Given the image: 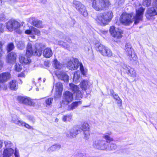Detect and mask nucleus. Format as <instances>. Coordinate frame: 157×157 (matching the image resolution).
<instances>
[{"label":"nucleus","mask_w":157,"mask_h":157,"mask_svg":"<svg viewBox=\"0 0 157 157\" xmlns=\"http://www.w3.org/2000/svg\"><path fill=\"white\" fill-rule=\"evenodd\" d=\"M44 47V45L41 43H36L33 46L31 42H29L26 48V55L39 56L42 53V48Z\"/></svg>","instance_id":"obj_1"},{"label":"nucleus","mask_w":157,"mask_h":157,"mask_svg":"<svg viewBox=\"0 0 157 157\" xmlns=\"http://www.w3.org/2000/svg\"><path fill=\"white\" fill-rule=\"evenodd\" d=\"M113 15L112 11H109L98 14L94 19L98 24L101 25H105L111 21Z\"/></svg>","instance_id":"obj_2"},{"label":"nucleus","mask_w":157,"mask_h":157,"mask_svg":"<svg viewBox=\"0 0 157 157\" xmlns=\"http://www.w3.org/2000/svg\"><path fill=\"white\" fill-rule=\"evenodd\" d=\"M110 4L109 1L105 0H94L92 7L96 11H101L104 10Z\"/></svg>","instance_id":"obj_3"},{"label":"nucleus","mask_w":157,"mask_h":157,"mask_svg":"<svg viewBox=\"0 0 157 157\" xmlns=\"http://www.w3.org/2000/svg\"><path fill=\"white\" fill-rule=\"evenodd\" d=\"M67 66L68 68L71 70L77 69L79 67L82 74L85 75L83 66L82 63L79 62L78 59L73 58V59L70 60L68 63Z\"/></svg>","instance_id":"obj_4"},{"label":"nucleus","mask_w":157,"mask_h":157,"mask_svg":"<svg viewBox=\"0 0 157 157\" xmlns=\"http://www.w3.org/2000/svg\"><path fill=\"white\" fill-rule=\"evenodd\" d=\"M95 48L96 50L104 56L110 57L113 55L112 52L109 48L100 43L96 44Z\"/></svg>","instance_id":"obj_5"},{"label":"nucleus","mask_w":157,"mask_h":157,"mask_svg":"<svg viewBox=\"0 0 157 157\" xmlns=\"http://www.w3.org/2000/svg\"><path fill=\"white\" fill-rule=\"evenodd\" d=\"M5 149L3 152V157H10L13 154L14 150L12 149L13 144L10 141H4Z\"/></svg>","instance_id":"obj_6"},{"label":"nucleus","mask_w":157,"mask_h":157,"mask_svg":"<svg viewBox=\"0 0 157 157\" xmlns=\"http://www.w3.org/2000/svg\"><path fill=\"white\" fill-rule=\"evenodd\" d=\"M93 146L95 148L101 150H105L107 148L108 144L103 140H97L94 142Z\"/></svg>","instance_id":"obj_7"},{"label":"nucleus","mask_w":157,"mask_h":157,"mask_svg":"<svg viewBox=\"0 0 157 157\" xmlns=\"http://www.w3.org/2000/svg\"><path fill=\"white\" fill-rule=\"evenodd\" d=\"M70 89L75 94L76 100H80L83 97V92L82 91L79 90V88L76 85L73 83L69 84Z\"/></svg>","instance_id":"obj_8"},{"label":"nucleus","mask_w":157,"mask_h":157,"mask_svg":"<svg viewBox=\"0 0 157 157\" xmlns=\"http://www.w3.org/2000/svg\"><path fill=\"white\" fill-rule=\"evenodd\" d=\"M63 100L61 102V105H68L73 100V94L67 91L65 92L63 94Z\"/></svg>","instance_id":"obj_9"},{"label":"nucleus","mask_w":157,"mask_h":157,"mask_svg":"<svg viewBox=\"0 0 157 157\" xmlns=\"http://www.w3.org/2000/svg\"><path fill=\"white\" fill-rule=\"evenodd\" d=\"M125 50L126 54L129 56L130 60H137V58L136 56L134 54H132L133 49L130 44L127 43L126 44Z\"/></svg>","instance_id":"obj_10"},{"label":"nucleus","mask_w":157,"mask_h":157,"mask_svg":"<svg viewBox=\"0 0 157 157\" xmlns=\"http://www.w3.org/2000/svg\"><path fill=\"white\" fill-rule=\"evenodd\" d=\"M6 27L10 31H12L19 28L20 24L19 23L14 20H11L6 23Z\"/></svg>","instance_id":"obj_11"},{"label":"nucleus","mask_w":157,"mask_h":157,"mask_svg":"<svg viewBox=\"0 0 157 157\" xmlns=\"http://www.w3.org/2000/svg\"><path fill=\"white\" fill-rule=\"evenodd\" d=\"M144 10L142 7H140L136 10V15L133 18L135 24H137L142 20Z\"/></svg>","instance_id":"obj_12"},{"label":"nucleus","mask_w":157,"mask_h":157,"mask_svg":"<svg viewBox=\"0 0 157 157\" xmlns=\"http://www.w3.org/2000/svg\"><path fill=\"white\" fill-rule=\"evenodd\" d=\"M121 66L128 75L133 77H136V73L133 68L123 63H121Z\"/></svg>","instance_id":"obj_13"},{"label":"nucleus","mask_w":157,"mask_h":157,"mask_svg":"<svg viewBox=\"0 0 157 157\" xmlns=\"http://www.w3.org/2000/svg\"><path fill=\"white\" fill-rule=\"evenodd\" d=\"M109 32L111 35L115 38L119 39L122 36V31L118 29H115L114 26L110 27Z\"/></svg>","instance_id":"obj_14"},{"label":"nucleus","mask_w":157,"mask_h":157,"mask_svg":"<svg viewBox=\"0 0 157 157\" xmlns=\"http://www.w3.org/2000/svg\"><path fill=\"white\" fill-rule=\"evenodd\" d=\"M80 132L78 128L76 126L73 127L67 132V136L70 138L75 137Z\"/></svg>","instance_id":"obj_15"},{"label":"nucleus","mask_w":157,"mask_h":157,"mask_svg":"<svg viewBox=\"0 0 157 157\" xmlns=\"http://www.w3.org/2000/svg\"><path fill=\"white\" fill-rule=\"evenodd\" d=\"M131 15L127 13H123L120 18V21L122 23L125 25H128L132 22L131 20Z\"/></svg>","instance_id":"obj_16"},{"label":"nucleus","mask_w":157,"mask_h":157,"mask_svg":"<svg viewBox=\"0 0 157 157\" xmlns=\"http://www.w3.org/2000/svg\"><path fill=\"white\" fill-rule=\"evenodd\" d=\"M157 15V7L156 6L149 8L147 11L146 14L147 19H150L151 17Z\"/></svg>","instance_id":"obj_17"},{"label":"nucleus","mask_w":157,"mask_h":157,"mask_svg":"<svg viewBox=\"0 0 157 157\" xmlns=\"http://www.w3.org/2000/svg\"><path fill=\"white\" fill-rule=\"evenodd\" d=\"M63 86L62 84L60 82H58L55 85V90L56 92L55 98L59 97L61 95L63 90Z\"/></svg>","instance_id":"obj_18"},{"label":"nucleus","mask_w":157,"mask_h":157,"mask_svg":"<svg viewBox=\"0 0 157 157\" xmlns=\"http://www.w3.org/2000/svg\"><path fill=\"white\" fill-rule=\"evenodd\" d=\"M11 75L9 72H3L0 74V83H3L10 78Z\"/></svg>","instance_id":"obj_19"},{"label":"nucleus","mask_w":157,"mask_h":157,"mask_svg":"<svg viewBox=\"0 0 157 157\" xmlns=\"http://www.w3.org/2000/svg\"><path fill=\"white\" fill-rule=\"evenodd\" d=\"M56 75L58 78L63 80L64 82H67L69 79V76L66 72L58 71L56 73Z\"/></svg>","instance_id":"obj_20"},{"label":"nucleus","mask_w":157,"mask_h":157,"mask_svg":"<svg viewBox=\"0 0 157 157\" xmlns=\"http://www.w3.org/2000/svg\"><path fill=\"white\" fill-rule=\"evenodd\" d=\"M17 100L19 102L22 103L25 105H33V103L30 99L28 98H25L22 96H18Z\"/></svg>","instance_id":"obj_21"},{"label":"nucleus","mask_w":157,"mask_h":157,"mask_svg":"<svg viewBox=\"0 0 157 157\" xmlns=\"http://www.w3.org/2000/svg\"><path fill=\"white\" fill-rule=\"evenodd\" d=\"M16 55L14 52H11L6 57V62L9 63H13L15 61Z\"/></svg>","instance_id":"obj_22"},{"label":"nucleus","mask_w":157,"mask_h":157,"mask_svg":"<svg viewBox=\"0 0 157 157\" xmlns=\"http://www.w3.org/2000/svg\"><path fill=\"white\" fill-rule=\"evenodd\" d=\"M30 56H26V54L25 56H20L19 59L20 63L22 64H25L30 63L31 62V60L30 59Z\"/></svg>","instance_id":"obj_23"},{"label":"nucleus","mask_w":157,"mask_h":157,"mask_svg":"<svg viewBox=\"0 0 157 157\" xmlns=\"http://www.w3.org/2000/svg\"><path fill=\"white\" fill-rule=\"evenodd\" d=\"M73 5L78 12L85 6L80 2L76 0L73 1Z\"/></svg>","instance_id":"obj_24"},{"label":"nucleus","mask_w":157,"mask_h":157,"mask_svg":"<svg viewBox=\"0 0 157 157\" xmlns=\"http://www.w3.org/2000/svg\"><path fill=\"white\" fill-rule=\"evenodd\" d=\"M31 19L32 20V24L33 25L38 28L43 27V25L41 21L37 19L34 17H32Z\"/></svg>","instance_id":"obj_25"},{"label":"nucleus","mask_w":157,"mask_h":157,"mask_svg":"<svg viewBox=\"0 0 157 157\" xmlns=\"http://www.w3.org/2000/svg\"><path fill=\"white\" fill-rule=\"evenodd\" d=\"M80 87L84 90H86L90 86L88 83V81L87 80H82L80 83Z\"/></svg>","instance_id":"obj_26"},{"label":"nucleus","mask_w":157,"mask_h":157,"mask_svg":"<svg viewBox=\"0 0 157 157\" xmlns=\"http://www.w3.org/2000/svg\"><path fill=\"white\" fill-rule=\"evenodd\" d=\"M81 103L82 101H81L73 102L71 105H68V110H72L75 109L79 105L81 104Z\"/></svg>","instance_id":"obj_27"},{"label":"nucleus","mask_w":157,"mask_h":157,"mask_svg":"<svg viewBox=\"0 0 157 157\" xmlns=\"http://www.w3.org/2000/svg\"><path fill=\"white\" fill-rule=\"evenodd\" d=\"M43 55L45 57H50L52 55V51L50 48H46L44 50Z\"/></svg>","instance_id":"obj_28"},{"label":"nucleus","mask_w":157,"mask_h":157,"mask_svg":"<svg viewBox=\"0 0 157 157\" xmlns=\"http://www.w3.org/2000/svg\"><path fill=\"white\" fill-rule=\"evenodd\" d=\"M61 146L60 144H55L49 148L48 149V151L49 152L55 151L61 148Z\"/></svg>","instance_id":"obj_29"},{"label":"nucleus","mask_w":157,"mask_h":157,"mask_svg":"<svg viewBox=\"0 0 157 157\" xmlns=\"http://www.w3.org/2000/svg\"><path fill=\"white\" fill-rule=\"evenodd\" d=\"M111 132H110L109 133H105L103 135V137L106 140V142L109 143L110 142H112L114 140L113 138L109 136V135H111Z\"/></svg>","instance_id":"obj_30"},{"label":"nucleus","mask_w":157,"mask_h":157,"mask_svg":"<svg viewBox=\"0 0 157 157\" xmlns=\"http://www.w3.org/2000/svg\"><path fill=\"white\" fill-rule=\"evenodd\" d=\"M10 88L11 90H16L17 89V84L16 80H13L10 83Z\"/></svg>","instance_id":"obj_31"},{"label":"nucleus","mask_w":157,"mask_h":157,"mask_svg":"<svg viewBox=\"0 0 157 157\" xmlns=\"http://www.w3.org/2000/svg\"><path fill=\"white\" fill-rule=\"evenodd\" d=\"M12 121L15 124L19 126L21 125L22 121L20 120L16 115H13L12 117Z\"/></svg>","instance_id":"obj_32"},{"label":"nucleus","mask_w":157,"mask_h":157,"mask_svg":"<svg viewBox=\"0 0 157 157\" xmlns=\"http://www.w3.org/2000/svg\"><path fill=\"white\" fill-rule=\"evenodd\" d=\"M78 13L85 17H86L88 16V13L85 6L82 8Z\"/></svg>","instance_id":"obj_33"},{"label":"nucleus","mask_w":157,"mask_h":157,"mask_svg":"<svg viewBox=\"0 0 157 157\" xmlns=\"http://www.w3.org/2000/svg\"><path fill=\"white\" fill-rule=\"evenodd\" d=\"M30 29L32 30V34H35L39 36L40 35V32L39 30L32 26H30Z\"/></svg>","instance_id":"obj_34"},{"label":"nucleus","mask_w":157,"mask_h":157,"mask_svg":"<svg viewBox=\"0 0 157 157\" xmlns=\"http://www.w3.org/2000/svg\"><path fill=\"white\" fill-rule=\"evenodd\" d=\"M53 64L54 67L57 69H60L62 67V65L56 59L53 61Z\"/></svg>","instance_id":"obj_35"},{"label":"nucleus","mask_w":157,"mask_h":157,"mask_svg":"<svg viewBox=\"0 0 157 157\" xmlns=\"http://www.w3.org/2000/svg\"><path fill=\"white\" fill-rule=\"evenodd\" d=\"M117 148V145L113 143H111L109 144V146L108 145L107 148L106 150H114Z\"/></svg>","instance_id":"obj_36"},{"label":"nucleus","mask_w":157,"mask_h":157,"mask_svg":"<svg viewBox=\"0 0 157 157\" xmlns=\"http://www.w3.org/2000/svg\"><path fill=\"white\" fill-rule=\"evenodd\" d=\"M80 78V74L78 72H76L74 73V77L73 78V81L75 83H77L79 81V79Z\"/></svg>","instance_id":"obj_37"},{"label":"nucleus","mask_w":157,"mask_h":157,"mask_svg":"<svg viewBox=\"0 0 157 157\" xmlns=\"http://www.w3.org/2000/svg\"><path fill=\"white\" fill-rule=\"evenodd\" d=\"M72 119V116L70 114L64 115L62 118V120L64 122L70 121Z\"/></svg>","instance_id":"obj_38"},{"label":"nucleus","mask_w":157,"mask_h":157,"mask_svg":"<svg viewBox=\"0 0 157 157\" xmlns=\"http://www.w3.org/2000/svg\"><path fill=\"white\" fill-rule=\"evenodd\" d=\"M17 46L20 49H22L25 48V43L24 41H20L17 43Z\"/></svg>","instance_id":"obj_39"},{"label":"nucleus","mask_w":157,"mask_h":157,"mask_svg":"<svg viewBox=\"0 0 157 157\" xmlns=\"http://www.w3.org/2000/svg\"><path fill=\"white\" fill-rule=\"evenodd\" d=\"M81 129L83 131L85 130H90L88 124L87 123H83L81 127Z\"/></svg>","instance_id":"obj_40"},{"label":"nucleus","mask_w":157,"mask_h":157,"mask_svg":"<svg viewBox=\"0 0 157 157\" xmlns=\"http://www.w3.org/2000/svg\"><path fill=\"white\" fill-rule=\"evenodd\" d=\"M53 101V98H50L46 99L45 100L46 105L47 107H50Z\"/></svg>","instance_id":"obj_41"},{"label":"nucleus","mask_w":157,"mask_h":157,"mask_svg":"<svg viewBox=\"0 0 157 157\" xmlns=\"http://www.w3.org/2000/svg\"><path fill=\"white\" fill-rule=\"evenodd\" d=\"M84 136L85 139H88L90 135V130H85L83 131Z\"/></svg>","instance_id":"obj_42"},{"label":"nucleus","mask_w":157,"mask_h":157,"mask_svg":"<svg viewBox=\"0 0 157 157\" xmlns=\"http://www.w3.org/2000/svg\"><path fill=\"white\" fill-rule=\"evenodd\" d=\"M55 43L64 48L67 47L66 43L62 41L59 40L58 42H56Z\"/></svg>","instance_id":"obj_43"},{"label":"nucleus","mask_w":157,"mask_h":157,"mask_svg":"<svg viewBox=\"0 0 157 157\" xmlns=\"http://www.w3.org/2000/svg\"><path fill=\"white\" fill-rule=\"evenodd\" d=\"M14 48V46L13 43L9 44L7 46V50L8 52H10Z\"/></svg>","instance_id":"obj_44"},{"label":"nucleus","mask_w":157,"mask_h":157,"mask_svg":"<svg viewBox=\"0 0 157 157\" xmlns=\"http://www.w3.org/2000/svg\"><path fill=\"white\" fill-rule=\"evenodd\" d=\"M113 96L114 99L117 101V103L121 104V100L119 97L118 95L117 94H115L113 95Z\"/></svg>","instance_id":"obj_45"},{"label":"nucleus","mask_w":157,"mask_h":157,"mask_svg":"<svg viewBox=\"0 0 157 157\" xmlns=\"http://www.w3.org/2000/svg\"><path fill=\"white\" fill-rule=\"evenodd\" d=\"M151 0H144L143 5L146 7L149 6L151 4Z\"/></svg>","instance_id":"obj_46"},{"label":"nucleus","mask_w":157,"mask_h":157,"mask_svg":"<svg viewBox=\"0 0 157 157\" xmlns=\"http://www.w3.org/2000/svg\"><path fill=\"white\" fill-rule=\"evenodd\" d=\"M20 126H24L28 129H30L32 128V127L29 125V124L26 123L25 122L22 121Z\"/></svg>","instance_id":"obj_47"},{"label":"nucleus","mask_w":157,"mask_h":157,"mask_svg":"<svg viewBox=\"0 0 157 157\" xmlns=\"http://www.w3.org/2000/svg\"><path fill=\"white\" fill-rule=\"evenodd\" d=\"M15 69L16 71H20L21 70L22 67L19 64L16 63L15 66Z\"/></svg>","instance_id":"obj_48"},{"label":"nucleus","mask_w":157,"mask_h":157,"mask_svg":"<svg viewBox=\"0 0 157 157\" xmlns=\"http://www.w3.org/2000/svg\"><path fill=\"white\" fill-rule=\"evenodd\" d=\"M25 33L26 34H32V30L30 29V27L29 28V29H27L25 31Z\"/></svg>","instance_id":"obj_49"},{"label":"nucleus","mask_w":157,"mask_h":157,"mask_svg":"<svg viewBox=\"0 0 157 157\" xmlns=\"http://www.w3.org/2000/svg\"><path fill=\"white\" fill-rule=\"evenodd\" d=\"M4 52L3 51L2 49V42L0 41V57H1L2 56V54Z\"/></svg>","instance_id":"obj_50"},{"label":"nucleus","mask_w":157,"mask_h":157,"mask_svg":"<svg viewBox=\"0 0 157 157\" xmlns=\"http://www.w3.org/2000/svg\"><path fill=\"white\" fill-rule=\"evenodd\" d=\"M4 26L2 24H0V34L3 33L4 31Z\"/></svg>","instance_id":"obj_51"},{"label":"nucleus","mask_w":157,"mask_h":157,"mask_svg":"<svg viewBox=\"0 0 157 157\" xmlns=\"http://www.w3.org/2000/svg\"><path fill=\"white\" fill-rule=\"evenodd\" d=\"M14 155L15 157H20L18 151L17 150L16 148L15 149Z\"/></svg>","instance_id":"obj_52"},{"label":"nucleus","mask_w":157,"mask_h":157,"mask_svg":"<svg viewBox=\"0 0 157 157\" xmlns=\"http://www.w3.org/2000/svg\"><path fill=\"white\" fill-rule=\"evenodd\" d=\"M5 18L4 17V15L2 14L0 15V20L1 21H3L5 20Z\"/></svg>","instance_id":"obj_53"},{"label":"nucleus","mask_w":157,"mask_h":157,"mask_svg":"<svg viewBox=\"0 0 157 157\" xmlns=\"http://www.w3.org/2000/svg\"><path fill=\"white\" fill-rule=\"evenodd\" d=\"M3 144V142L2 141L0 140V149L2 148V144ZM2 154V151H0V155Z\"/></svg>","instance_id":"obj_54"},{"label":"nucleus","mask_w":157,"mask_h":157,"mask_svg":"<svg viewBox=\"0 0 157 157\" xmlns=\"http://www.w3.org/2000/svg\"><path fill=\"white\" fill-rule=\"evenodd\" d=\"M62 38L63 39H65L68 42H70L71 41V40L67 37H66L65 38L64 37H63Z\"/></svg>","instance_id":"obj_55"},{"label":"nucleus","mask_w":157,"mask_h":157,"mask_svg":"<svg viewBox=\"0 0 157 157\" xmlns=\"http://www.w3.org/2000/svg\"><path fill=\"white\" fill-rule=\"evenodd\" d=\"M25 75L24 73H22L18 75V77H25Z\"/></svg>","instance_id":"obj_56"},{"label":"nucleus","mask_w":157,"mask_h":157,"mask_svg":"<svg viewBox=\"0 0 157 157\" xmlns=\"http://www.w3.org/2000/svg\"><path fill=\"white\" fill-rule=\"evenodd\" d=\"M40 0L41 2H43V3H45L46 2V1H47V0Z\"/></svg>","instance_id":"obj_57"},{"label":"nucleus","mask_w":157,"mask_h":157,"mask_svg":"<svg viewBox=\"0 0 157 157\" xmlns=\"http://www.w3.org/2000/svg\"><path fill=\"white\" fill-rule=\"evenodd\" d=\"M110 93L111 94H112V95H113V94L114 93V91L112 90H110Z\"/></svg>","instance_id":"obj_58"},{"label":"nucleus","mask_w":157,"mask_h":157,"mask_svg":"<svg viewBox=\"0 0 157 157\" xmlns=\"http://www.w3.org/2000/svg\"><path fill=\"white\" fill-rule=\"evenodd\" d=\"M31 37L33 39H35V36H31Z\"/></svg>","instance_id":"obj_59"},{"label":"nucleus","mask_w":157,"mask_h":157,"mask_svg":"<svg viewBox=\"0 0 157 157\" xmlns=\"http://www.w3.org/2000/svg\"><path fill=\"white\" fill-rule=\"evenodd\" d=\"M33 83H34V85L36 86V82H35V81H33Z\"/></svg>","instance_id":"obj_60"},{"label":"nucleus","mask_w":157,"mask_h":157,"mask_svg":"<svg viewBox=\"0 0 157 157\" xmlns=\"http://www.w3.org/2000/svg\"><path fill=\"white\" fill-rule=\"evenodd\" d=\"M2 4V0H0V5H1Z\"/></svg>","instance_id":"obj_61"},{"label":"nucleus","mask_w":157,"mask_h":157,"mask_svg":"<svg viewBox=\"0 0 157 157\" xmlns=\"http://www.w3.org/2000/svg\"><path fill=\"white\" fill-rule=\"evenodd\" d=\"M155 3L156 4V6H157V0H156V1L155 2Z\"/></svg>","instance_id":"obj_62"},{"label":"nucleus","mask_w":157,"mask_h":157,"mask_svg":"<svg viewBox=\"0 0 157 157\" xmlns=\"http://www.w3.org/2000/svg\"><path fill=\"white\" fill-rule=\"evenodd\" d=\"M31 119L32 120H33V117H31V119Z\"/></svg>","instance_id":"obj_63"},{"label":"nucleus","mask_w":157,"mask_h":157,"mask_svg":"<svg viewBox=\"0 0 157 157\" xmlns=\"http://www.w3.org/2000/svg\"><path fill=\"white\" fill-rule=\"evenodd\" d=\"M58 119H56V120H55V121H58Z\"/></svg>","instance_id":"obj_64"}]
</instances>
